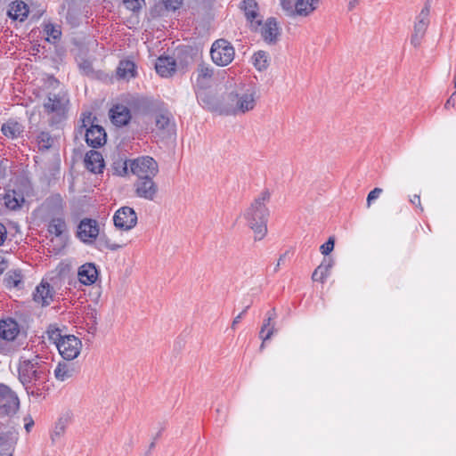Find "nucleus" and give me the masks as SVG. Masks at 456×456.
Masks as SVG:
<instances>
[{
    "mask_svg": "<svg viewBox=\"0 0 456 456\" xmlns=\"http://www.w3.org/2000/svg\"><path fill=\"white\" fill-rule=\"evenodd\" d=\"M454 87L456 88V75H455V77H454Z\"/></svg>",
    "mask_w": 456,
    "mask_h": 456,
    "instance_id": "63",
    "label": "nucleus"
},
{
    "mask_svg": "<svg viewBox=\"0 0 456 456\" xmlns=\"http://www.w3.org/2000/svg\"><path fill=\"white\" fill-rule=\"evenodd\" d=\"M82 125L79 127L80 133L85 130L86 142L92 148H98L106 142L107 134L104 128L92 123V114L83 113Z\"/></svg>",
    "mask_w": 456,
    "mask_h": 456,
    "instance_id": "5",
    "label": "nucleus"
},
{
    "mask_svg": "<svg viewBox=\"0 0 456 456\" xmlns=\"http://www.w3.org/2000/svg\"><path fill=\"white\" fill-rule=\"evenodd\" d=\"M213 76V69L206 64H200L198 67V82L200 79H210Z\"/></svg>",
    "mask_w": 456,
    "mask_h": 456,
    "instance_id": "39",
    "label": "nucleus"
},
{
    "mask_svg": "<svg viewBox=\"0 0 456 456\" xmlns=\"http://www.w3.org/2000/svg\"><path fill=\"white\" fill-rule=\"evenodd\" d=\"M77 228L82 229V228H99V227H98V223L96 220L91 219V218H84L83 220L80 221V223L78 224Z\"/></svg>",
    "mask_w": 456,
    "mask_h": 456,
    "instance_id": "46",
    "label": "nucleus"
},
{
    "mask_svg": "<svg viewBox=\"0 0 456 456\" xmlns=\"http://www.w3.org/2000/svg\"><path fill=\"white\" fill-rule=\"evenodd\" d=\"M79 67L86 75L93 73L92 64L88 61H84L82 63L79 64Z\"/></svg>",
    "mask_w": 456,
    "mask_h": 456,
    "instance_id": "47",
    "label": "nucleus"
},
{
    "mask_svg": "<svg viewBox=\"0 0 456 456\" xmlns=\"http://www.w3.org/2000/svg\"><path fill=\"white\" fill-rule=\"evenodd\" d=\"M7 268V264L3 256H0V275Z\"/></svg>",
    "mask_w": 456,
    "mask_h": 456,
    "instance_id": "56",
    "label": "nucleus"
},
{
    "mask_svg": "<svg viewBox=\"0 0 456 456\" xmlns=\"http://www.w3.org/2000/svg\"><path fill=\"white\" fill-rule=\"evenodd\" d=\"M28 14V6L22 1H15L10 4L8 16L14 20L23 21Z\"/></svg>",
    "mask_w": 456,
    "mask_h": 456,
    "instance_id": "25",
    "label": "nucleus"
},
{
    "mask_svg": "<svg viewBox=\"0 0 456 456\" xmlns=\"http://www.w3.org/2000/svg\"><path fill=\"white\" fill-rule=\"evenodd\" d=\"M77 275L82 284L92 285L97 281L99 271L95 264L86 263L79 267Z\"/></svg>",
    "mask_w": 456,
    "mask_h": 456,
    "instance_id": "17",
    "label": "nucleus"
},
{
    "mask_svg": "<svg viewBox=\"0 0 456 456\" xmlns=\"http://www.w3.org/2000/svg\"><path fill=\"white\" fill-rule=\"evenodd\" d=\"M65 102L64 95L50 94L44 106L49 112H59L64 110Z\"/></svg>",
    "mask_w": 456,
    "mask_h": 456,
    "instance_id": "31",
    "label": "nucleus"
},
{
    "mask_svg": "<svg viewBox=\"0 0 456 456\" xmlns=\"http://www.w3.org/2000/svg\"><path fill=\"white\" fill-rule=\"evenodd\" d=\"M0 228H4V224H0Z\"/></svg>",
    "mask_w": 456,
    "mask_h": 456,
    "instance_id": "64",
    "label": "nucleus"
},
{
    "mask_svg": "<svg viewBox=\"0 0 456 456\" xmlns=\"http://www.w3.org/2000/svg\"><path fill=\"white\" fill-rule=\"evenodd\" d=\"M383 190L381 188L376 187L372 191H370L367 196L366 206L367 208H370L373 202L378 200L382 194Z\"/></svg>",
    "mask_w": 456,
    "mask_h": 456,
    "instance_id": "41",
    "label": "nucleus"
},
{
    "mask_svg": "<svg viewBox=\"0 0 456 456\" xmlns=\"http://www.w3.org/2000/svg\"><path fill=\"white\" fill-rule=\"evenodd\" d=\"M20 408L17 394L7 385L0 383V415L11 416Z\"/></svg>",
    "mask_w": 456,
    "mask_h": 456,
    "instance_id": "8",
    "label": "nucleus"
},
{
    "mask_svg": "<svg viewBox=\"0 0 456 456\" xmlns=\"http://www.w3.org/2000/svg\"><path fill=\"white\" fill-rule=\"evenodd\" d=\"M79 371V367L70 361L67 362H60L56 368L54 369V377L59 381H66L75 375H77Z\"/></svg>",
    "mask_w": 456,
    "mask_h": 456,
    "instance_id": "16",
    "label": "nucleus"
},
{
    "mask_svg": "<svg viewBox=\"0 0 456 456\" xmlns=\"http://www.w3.org/2000/svg\"><path fill=\"white\" fill-rule=\"evenodd\" d=\"M360 3V0H349L348 3V10L352 11L354 10Z\"/></svg>",
    "mask_w": 456,
    "mask_h": 456,
    "instance_id": "57",
    "label": "nucleus"
},
{
    "mask_svg": "<svg viewBox=\"0 0 456 456\" xmlns=\"http://www.w3.org/2000/svg\"><path fill=\"white\" fill-rule=\"evenodd\" d=\"M249 305H246L245 308L243 309V311L241 313H240L232 321V329H235L236 328V325L240 322V320L242 319L243 315L245 314V313L248 311V309L249 308Z\"/></svg>",
    "mask_w": 456,
    "mask_h": 456,
    "instance_id": "49",
    "label": "nucleus"
},
{
    "mask_svg": "<svg viewBox=\"0 0 456 456\" xmlns=\"http://www.w3.org/2000/svg\"><path fill=\"white\" fill-rule=\"evenodd\" d=\"M267 233V230H254V240L256 241L263 240Z\"/></svg>",
    "mask_w": 456,
    "mask_h": 456,
    "instance_id": "50",
    "label": "nucleus"
},
{
    "mask_svg": "<svg viewBox=\"0 0 456 456\" xmlns=\"http://www.w3.org/2000/svg\"><path fill=\"white\" fill-rule=\"evenodd\" d=\"M1 131L7 138L16 139L22 135L24 126L17 120L11 118L2 125Z\"/></svg>",
    "mask_w": 456,
    "mask_h": 456,
    "instance_id": "24",
    "label": "nucleus"
},
{
    "mask_svg": "<svg viewBox=\"0 0 456 456\" xmlns=\"http://www.w3.org/2000/svg\"><path fill=\"white\" fill-rule=\"evenodd\" d=\"M68 424H69V417L68 416H62L58 419V421L55 423L54 429L51 436L53 442H55L58 438H60L64 434Z\"/></svg>",
    "mask_w": 456,
    "mask_h": 456,
    "instance_id": "36",
    "label": "nucleus"
},
{
    "mask_svg": "<svg viewBox=\"0 0 456 456\" xmlns=\"http://www.w3.org/2000/svg\"><path fill=\"white\" fill-rule=\"evenodd\" d=\"M276 316H277V314H276V311L274 308L271 309L266 314V318H270L273 321L276 318Z\"/></svg>",
    "mask_w": 456,
    "mask_h": 456,
    "instance_id": "59",
    "label": "nucleus"
},
{
    "mask_svg": "<svg viewBox=\"0 0 456 456\" xmlns=\"http://www.w3.org/2000/svg\"><path fill=\"white\" fill-rule=\"evenodd\" d=\"M165 4L167 9L175 11L180 7L181 2L179 0H166Z\"/></svg>",
    "mask_w": 456,
    "mask_h": 456,
    "instance_id": "48",
    "label": "nucleus"
},
{
    "mask_svg": "<svg viewBox=\"0 0 456 456\" xmlns=\"http://www.w3.org/2000/svg\"><path fill=\"white\" fill-rule=\"evenodd\" d=\"M30 182L22 179L13 189H7L3 197L4 206L10 210L20 209L25 202V196L31 191Z\"/></svg>",
    "mask_w": 456,
    "mask_h": 456,
    "instance_id": "6",
    "label": "nucleus"
},
{
    "mask_svg": "<svg viewBox=\"0 0 456 456\" xmlns=\"http://www.w3.org/2000/svg\"><path fill=\"white\" fill-rule=\"evenodd\" d=\"M128 167L138 178L154 177L159 172L156 160L150 156H142L134 159H127L122 163V170L116 168L119 175L127 174Z\"/></svg>",
    "mask_w": 456,
    "mask_h": 456,
    "instance_id": "4",
    "label": "nucleus"
},
{
    "mask_svg": "<svg viewBox=\"0 0 456 456\" xmlns=\"http://www.w3.org/2000/svg\"><path fill=\"white\" fill-rule=\"evenodd\" d=\"M286 256H287V253H284L283 255H281L279 257L278 262H277V264H276V265L274 267V270H273L274 272H277L279 270V267L283 263L284 258L286 257Z\"/></svg>",
    "mask_w": 456,
    "mask_h": 456,
    "instance_id": "55",
    "label": "nucleus"
},
{
    "mask_svg": "<svg viewBox=\"0 0 456 456\" xmlns=\"http://www.w3.org/2000/svg\"><path fill=\"white\" fill-rule=\"evenodd\" d=\"M262 36L265 41L275 43L279 36V27L274 18H269L262 28Z\"/></svg>",
    "mask_w": 456,
    "mask_h": 456,
    "instance_id": "26",
    "label": "nucleus"
},
{
    "mask_svg": "<svg viewBox=\"0 0 456 456\" xmlns=\"http://www.w3.org/2000/svg\"><path fill=\"white\" fill-rule=\"evenodd\" d=\"M20 332L19 324L12 318L4 319L0 321V338L12 341L16 338Z\"/></svg>",
    "mask_w": 456,
    "mask_h": 456,
    "instance_id": "19",
    "label": "nucleus"
},
{
    "mask_svg": "<svg viewBox=\"0 0 456 456\" xmlns=\"http://www.w3.org/2000/svg\"><path fill=\"white\" fill-rule=\"evenodd\" d=\"M253 65L258 70H264L268 66V55L264 51L256 52L253 57Z\"/></svg>",
    "mask_w": 456,
    "mask_h": 456,
    "instance_id": "37",
    "label": "nucleus"
},
{
    "mask_svg": "<svg viewBox=\"0 0 456 456\" xmlns=\"http://www.w3.org/2000/svg\"><path fill=\"white\" fill-rule=\"evenodd\" d=\"M22 279L23 275L20 270H11L5 273L3 283L7 289H20Z\"/></svg>",
    "mask_w": 456,
    "mask_h": 456,
    "instance_id": "32",
    "label": "nucleus"
},
{
    "mask_svg": "<svg viewBox=\"0 0 456 456\" xmlns=\"http://www.w3.org/2000/svg\"><path fill=\"white\" fill-rule=\"evenodd\" d=\"M319 0H297L295 6V16H308L319 5Z\"/></svg>",
    "mask_w": 456,
    "mask_h": 456,
    "instance_id": "30",
    "label": "nucleus"
},
{
    "mask_svg": "<svg viewBox=\"0 0 456 456\" xmlns=\"http://www.w3.org/2000/svg\"><path fill=\"white\" fill-rule=\"evenodd\" d=\"M161 431H162V429H161V430H159V431L157 433V435H156V436H155L154 440L160 436V435H161Z\"/></svg>",
    "mask_w": 456,
    "mask_h": 456,
    "instance_id": "61",
    "label": "nucleus"
},
{
    "mask_svg": "<svg viewBox=\"0 0 456 456\" xmlns=\"http://www.w3.org/2000/svg\"><path fill=\"white\" fill-rule=\"evenodd\" d=\"M156 126L158 129L171 132L174 129V124L171 121L170 115L167 113H159L156 116Z\"/></svg>",
    "mask_w": 456,
    "mask_h": 456,
    "instance_id": "34",
    "label": "nucleus"
},
{
    "mask_svg": "<svg viewBox=\"0 0 456 456\" xmlns=\"http://www.w3.org/2000/svg\"><path fill=\"white\" fill-rule=\"evenodd\" d=\"M116 228H134L137 223V215L129 207L120 208L113 216Z\"/></svg>",
    "mask_w": 456,
    "mask_h": 456,
    "instance_id": "13",
    "label": "nucleus"
},
{
    "mask_svg": "<svg viewBox=\"0 0 456 456\" xmlns=\"http://www.w3.org/2000/svg\"><path fill=\"white\" fill-rule=\"evenodd\" d=\"M81 346V341L74 335H66L61 342H57L58 351L66 361L77 358L80 353Z\"/></svg>",
    "mask_w": 456,
    "mask_h": 456,
    "instance_id": "11",
    "label": "nucleus"
},
{
    "mask_svg": "<svg viewBox=\"0 0 456 456\" xmlns=\"http://www.w3.org/2000/svg\"><path fill=\"white\" fill-rule=\"evenodd\" d=\"M25 421V429L27 432H29L31 428L34 426V420L30 416H27L24 418Z\"/></svg>",
    "mask_w": 456,
    "mask_h": 456,
    "instance_id": "51",
    "label": "nucleus"
},
{
    "mask_svg": "<svg viewBox=\"0 0 456 456\" xmlns=\"http://www.w3.org/2000/svg\"><path fill=\"white\" fill-rule=\"evenodd\" d=\"M256 100V90L254 86L240 87L227 95L222 113L225 115L244 114L255 108Z\"/></svg>",
    "mask_w": 456,
    "mask_h": 456,
    "instance_id": "2",
    "label": "nucleus"
},
{
    "mask_svg": "<svg viewBox=\"0 0 456 456\" xmlns=\"http://www.w3.org/2000/svg\"><path fill=\"white\" fill-rule=\"evenodd\" d=\"M135 193L138 197L152 200L157 194L158 186L153 182V177L138 178L134 183Z\"/></svg>",
    "mask_w": 456,
    "mask_h": 456,
    "instance_id": "14",
    "label": "nucleus"
},
{
    "mask_svg": "<svg viewBox=\"0 0 456 456\" xmlns=\"http://www.w3.org/2000/svg\"><path fill=\"white\" fill-rule=\"evenodd\" d=\"M333 264L334 262L331 258H323L321 265L314 271L312 274L313 281L324 283L330 273V269L332 268Z\"/></svg>",
    "mask_w": 456,
    "mask_h": 456,
    "instance_id": "27",
    "label": "nucleus"
},
{
    "mask_svg": "<svg viewBox=\"0 0 456 456\" xmlns=\"http://www.w3.org/2000/svg\"><path fill=\"white\" fill-rule=\"evenodd\" d=\"M37 142L39 150L46 151L52 147L53 143V138L49 132L41 131L37 135Z\"/></svg>",
    "mask_w": 456,
    "mask_h": 456,
    "instance_id": "35",
    "label": "nucleus"
},
{
    "mask_svg": "<svg viewBox=\"0 0 456 456\" xmlns=\"http://www.w3.org/2000/svg\"><path fill=\"white\" fill-rule=\"evenodd\" d=\"M199 102L208 110H212L213 105L210 97L206 93H200L197 95Z\"/></svg>",
    "mask_w": 456,
    "mask_h": 456,
    "instance_id": "45",
    "label": "nucleus"
},
{
    "mask_svg": "<svg viewBox=\"0 0 456 456\" xmlns=\"http://www.w3.org/2000/svg\"><path fill=\"white\" fill-rule=\"evenodd\" d=\"M175 61L169 56H160L155 63V69L162 77H171L175 72Z\"/></svg>",
    "mask_w": 456,
    "mask_h": 456,
    "instance_id": "20",
    "label": "nucleus"
},
{
    "mask_svg": "<svg viewBox=\"0 0 456 456\" xmlns=\"http://www.w3.org/2000/svg\"><path fill=\"white\" fill-rule=\"evenodd\" d=\"M297 0H281L282 9L288 16H295V6Z\"/></svg>",
    "mask_w": 456,
    "mask_h": 456,
    "instance_id": "40",
    "label": "nucleus"
},
{
    "mask_svg": "<svg viewBox=\"0 0 456 456\" xmlns=\"http://www.w3.org/2000/svg\"><path fill=\"white\" fill-rule=\"evenodd\" d=\"M110 118L114 125L118 126H126L131 119L130 110L125 105H115L110 110Z\"/></svg>",
    "mask_w": 456,
    "mask_h": 456,
    "instance_id": "18",
    "label": "nucleus"
},
{
    "mask_svg": "<svg viewBox=\"0 0 456 456\" xmlns=\"http://www.w3.org/2000/svg\"><path fill=\"white\" fill-rule=\"evenodd\" d=\"M155 446V442H151V444H150V449H152L153 447Z\"/></svg>",
    "mask_w": 456,
    "mask_h": 456,
    "instance_id": "62",
    "label": "nucleus"
},
{
    "mask_svg": "<svg viewBox=\"0 0 456 456\" xmlns=\"http://www.w3.org/2000/svg\"><path fill=\"white\" fill-rule=\"evenodd\" d=\"M77 237L87 245H95L99 250H104V247L118 246L110 238L102 235L101 230H77Z\"/></svg>",
    "mask_w": 456,
    "mask_h": 456,
    "instance_id": "9",
    "label": "nucleus"
},
{
    "mask_svg": "<svg viewBox=\"0 0 456 456\" xmlns=\"http://www.w3.org/2000/svg\"><path fill=\"white\" fill-rule=\"evenodd\" d=\"M54 294L53 288L48 282H41L33 293V299L42 306H47L53 301Z\"/></svg>",
    "mask_w": 456,
    "mask_h": 456,
    "instance_id": "15",
    "label": "nucleus"
},
{
    "mask_svg": "<svg viewBox=\"0 0 456 456\" xmlns=\"http://www.w3.org/2000/svg\"><path fill=\"white\" fill-rule=\"evenodd\" d=\"M19 439V432L12 428L0 434V450L4 452L13 453L14 447Z\"/></svg>",
    "mask_w": 456,
    "mask_h": 456,
    "instance_id": "22",
    "label": "nucleus"
},
{
    "mask_svg": "<svg viewBox=\"0 0 456 456\" xmlns=\"http://www.w3.org/2000/svg\"><path fill=\"white\" fill-rule=\"evenodd\" d=\"M241 9L248 21L252 24L255 21L256 27L261 24V20H256L258 17V4L255 0H244L241 3Z\"/></svg>",
    "mask_w": 456,
    "mask_h": 456,
    "instance_id": "29",
    "label": "nucleus"
},
{
    "mask_svg": "<svg viewBox=\"0 0 456 456\" xmlns=\"http://www.w3.org/2000/svg\"><path fill=\"white\" fill-rule=\"evenodd\" d=\"M64 221L61 218L57 219V224H51L49 228H54V229H57V228H61L62 226H64Z\"/></svg>",
    "mask_w": 456,
    "mask_h": 456,
    "instance_id": "54",
    "label": "nucleus"
},
{
    "mask_svg": "<svg viewBox=\"0 0 456 456\" xmlns=\"http://www.w3.org/2000/svg\"><path fill=\"white\" fill-rule=\"evenodd\" d=\"M86 169L92 173H102L104 167V160L102 154L96 151H89L84 159Z\"/></svg>",
    "mask_w": 456,
    "mask_h": 456,
    "instance_id": "21",
    "label": "nucleus"
},
{
    "mask_svg": "<svg viewBox=\"0 0 456 456\" xmlns=\"http://www.w3.org/2000/svg\"><path fill=\"white\" fill-rule=\"evenodd\" d=\"M44 31L47 36L46 40L49 42H55L56 40L60 39L61 36L60 28L52 23L45 24Z\"/></svg>",
    "mask_w": 456,
    "mask_h": 456,
    "instance_id": "38",
    "label": "nucleus"
},
{
    "mask_svg": "<svg viewBox=\"0 0 456 456\" xmlns=\"http://www.w3.org/2000/svg\"><path fill=\"white\" fill-rule=\"evenodd\" d=\"M0 456H12V452H0Z\"/></svg>",
    "mask_w": 456,
    "mask_h": 456,
    "instance_id": "60",
    "label": "nucleus"
},
{
    "mask_svg": "<svg viewBox=\"0 0 456 456\" xmlns=\"http://www.w3.org/2000/svg\"><path fill=\"white\" fill-rule=\"evenodd\" d=\"M335 245L334 236H330L328 240L320 247L321 253L324 256H328L333 249Z\"/></svg>",
    "mask_w": 456,
    "mask_h": 456,
    "instance_id": "44",
    "label": "nucleus"
},
{
    "mask_svg": "<svg viewBox=\"0 0 456 456\" xmlns=\"http://www.w3.org/2000/svg\"><path fill=\"white\" fill-rule=\"evenodd\" d=\"M430 3L427 1L424 7L416 17L414 30L411 36V44L416 47L420 45L426 30L429 25Z\"/></svg>",
    "mask_w": 456,
    "mask_h": 456,
    "instance_id": "10",
    "label": "nucleus"
},
{
    "mask_svg": "<svg viewBox=\"0 0 456 456\" xmlns=\"http://www.w3.org/2000/svg\"><path fill=\"white\" fill-rule=\"evenodd\" d=\"M270 200V192L265 190L254 200L245 213L248 228H267L269 210L266 203Z\"/></svg>",
    "mask_w": 456,
    "mask_h": 456,
    "instance_id": "3",
    "label": "nucleus"
},
{
    "mask_svg": "<svg viewBox=\"0 0 456 456\" xmlns=\"http://www.w3.org/2000/svg\"><path fill=\"white\" fill-rule=\"evenodd\" d=\"M50 363L46 358L36 354L29 358L20 356L18 365V379L26 389L47 381Z\"/></svg>",
    "mask_w": 456,
    "mask_h": 456,
    "instance_id": "1",
    "label": "nucleus"
},
{
    "mask_svg": "<svg viewBox=\"0 0 456 456\" xmlns=\"http://www.w3.org/2000/svg\"><path fill=\"white\" fill-rule=\"evenodd\" d=\"M104 231L105 230H102V235L107 238H110V241H114L115 244L118 245L113 247H104V249L117 250L130 241V240L125 236V233L129 230H109L108 233H106Z\"/></svg>",
    "mask_w": 456,
    "mask_h": 456,
    "instance_id": "23",
    "label": "nucleus"
},
{
    "mask_svg": "<svg viewBox=\"0 0 456 456\" xmlns=\"http://www.w3.org/2000/svg\"><path fill=\"white\" fill-rule=\"evenodd\" d=\"M47 334L49 339L53 340L56 346L57 342H61V340L64 338V336L61 335L60 329L52 326L49 327Z\"/></svg>",
    "mask_w": 456,
    "mask_h": 456,
    "instance_id": "42",
    "label": "nucleus"
},
{
    "mask_svg": "<svg viewBox=\"0 0 456 456\" xmlns=\"http://www.w3.org/2000/svg\"><path fill=\"white\" fill-rule=\"evenodd\" d=\"M411 202L412 205L419 207L420 210H423L421 204H420V197L417 194L413 195V197L411 199Z\"/></svg>",
    "mask_w": 456,
    "mask_h": 456,
    "instance_id": "53",
    "label": "nucleus"
},
{
    "mask_svg": "<svg viewBox=\"0 0 456 456\" xmlns=\"http://www.w3.org/2000/svg\"><path fill=\"white\" fill-rule=\"evenodd\" d=\"M273 320L270 318H265L264 320L263 326L259 332V337L263 340V343L261 345V348L264 346V343L270 339L272 336L277 331L274 323L272 322Z\"/></svg>",
    "mask_w": 456,
    "mask_h": 456,
    "instance_id": "33",
    "label": "nucleus"
},
{
    "mask_svg": "<svg viewBox=\"0 0 456 456\" xmlns=\"http://www.w3.org/2000/svg\"><path fill=\"white\" fill-rule=\"evenodd\" d=\"M456 102V92L453 93L451 97L447 100V102H445V105L444 107L446 109H448L450 106H454Z\"/></svg>",
    "mask_w": 456,
    "mask_h": 456,
    "instance_id": "52",
    "label": "nucleus"
},
{
    "mask_svg": "<svg viewBox=\"0 0 456 456\" xmlns=\"http://www.w3.org/2000/svg\"><path fill=\"white\" fill-rule=\"evenodd\" d=\"M117 76L119 78L129 80L136 76V66L129 60L120 61L117 68Z\"/></svg>",
    "mask_w": 456,
    "mask_h": 456,
    "instance_id": "28",
    "label": "nucleus"
},
{
    "mask_svg": "<svg viewBox=\"0 0 456 456\" xmlns=\"http://www.w3.org/2000/svg\"><path fill=\"white\" fill-rule=\"evenodd\" d=\"M210 55L215 64L224 67L233 61L235 50L229 41L221 38L212 44Z\"/></svg>",
    "mask_w": 456,
    "mask_h": 456,
    "instance_id": "7",
    "label": "nucleus"
},
{
    "mask_svg": "<svg viewBox=\"0 0 456 456\" xmlns=\"http://www.w3.org/2000/svg\"><path fill=\"white\" fill-rule=\"evenodd\" d=\"M144 4V0H124V4L126 5V9L133 12H138L140 9H142Z\"/></svg>",
    "mask_w": 456,
    "mask_h": 456,
    "instance_id": "43",
    "label": "nucleus"
},
{
    "mask_svg": "<svg viewBox=\"0 0 456 456\" xmlns=\"http://www.w3.org/2000/svg\"><path fill=\"white\" fill-rule=\"evenodd\" d=\"M68 230H42L41 233L45 232V236L49 241L46 243L48 250L53 254H59L66 247L69 240Z\"/></svg>",
    "mask_w": 456,
    "mask_h": 456,
    "instance_id": "12",
    "label": "nucleus"
},
{
    "mask_svg": "<svg viewBox=\"0 0 456 456\" xmlns=\"http://www.w3.org/2000/svg\"><path fill=\"white\" fill-rule=\"evenodd\" d=\"M7 230H0V246L4 244L6 240Z\"/></svg>",
    "mask_w": 456,
    "mask_h": 456,
    "instance_id": "58",
    "label": "nucleus"
}]
</instances>
